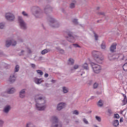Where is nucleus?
Returning a JSON list of instances; mask_svg holds the SVG:
<instances>
[{"mask_svg":"<svg viewBox=\"0 0 127 127\" xmlns=\"http://www.w3.org/2000/svg\"><path fill=\"white\" fill-rule=\"evenodd\" d=\"M35 101L36 103V109L37 111H44L46 109L45 100L43 99L41 94H36L35 96Z\"/></svg>","mask_w":127,"mask_h":127,"instance_id":"obj_1","label":"nucleus"},{"mask_svg":"<svg viewBox=\"0 0 127 127\" xmlns=\"http://www.w3.org/2000/svg\"><path fill=\"white\" fill-rule=\"evenodd\" d=\"M92 56L94 57L95 61L97 63L102 64L104 60V57L101 56L100 52L97 51H93L92 52Z\"/></svg>","mask_w":127,"mask_h":127,"instance_id":"obj_2","label":"nucleus"},{"mask_svg":"<svg viewBox=\"0 0 127 127\" xmlns=\"http://www.w3.org/2000/svg\"><path fill=\"white\" fill-rule=\"evenodd\" d=\"M48 20L50 22V25L54 28H58L60 26V24L58 23L54 18H53L52 16H48L47 17Z\"/></svg>","mask_w":127,"mask_h":127,"instance_id":"obj_3","label":"nucleus"},{"mask_svg":"<svg viewBox=\"0 0 127 127\" xmlns=\"http://www.w3.org/2000/svg\"><path fill=\"white\" fill-rule=\"evenodd\" d=\"M65 34L67 35L65 36V38L67 41L72 43L75 42V37H74V34L72 32L68 30L65 32Z\"/></svg>","mask_w":127,"mask_h":127,"instance_id":"obj_4","label":"nucleus"},{"mask_svg":"<svg viewBox=\"0 0 127 127\" xmlns=\"http://www.w3.org/2000/svg\"><path fill=\"white\" fill-rule=\"evenodd\" d=\"M52 127H62V124L58 121V118L55 116L52 118Z\"/></svg>","mask_w":127,"mask_h":127,"instance_id":"obj_5","label":"nucleus"},{"mask_svg":"<svg viewBox=\"0 0 127 127\" xmlns=\"http://www.w3.org/2000/svg\"><path fill=\"white\" fill-rule=\"evenodd\" d=\"M34 9H35V11L33 13L34 15L37 18H41L42 17V12L40 8L39 7H35Z\"/></svg>","mask_w":127,"mask_h":127,"instance_id":"obj_6","label":"nucleus"},{"mask_svg":"<svg viewBox=\"0 0 127 127\" xmlns=\"http://www.w3.org/2000/svg\"><path fill=\"white\" fill-rule=\"evenodd\" d=\"M92 66L94 73H96V74H99V73L101 72V70H102V67L101 66V65L96 64L95 63H92Z\"/></svg>","mask_w":127,"mask_h":127,"instance_id":"obj_7","label":"nucleus"},{"mask_svg":"<svg viewBox=\"0 0 127 127\" xmlns=\"http://www.w3.org/2000/svg\"><path fill=\"white\" fill-rule=\"evenodd\" d=\"M18 21L21 29L25 30L27 28L26 23L24 22V20L22 19V17L18 16Z\"/></svg>","mask_w":127,"mask_h":127,"instance_id":"obj_8","label":"nucleus"},{"mask_svg":"<svg viewBox=\"0 0 127 127\" xmlns=\"http://www.w3.org/2000/svg\"><path fill=\"white\" fill-rule=\"evenodd\" d=\"M10 45L15 46L16 45V41L14 40H7L5 43L6 47H9Z\"/></svg>","mask_w":127,"mask_h":127,"instance_id":"obj_9","label":"nucleus"},{"mask_svg":"<svg viewBox=\"0 0 127 127\" xmlns=\"http://www.w3.org/2000/svg\"><path fill=\"white\" fill-rule=\"evenodd\" d=\"M5 18L7 20H9L10 21H12V20H14V15L11 13H7L5 14Z\"/></svg>","mask_w":127,"mask_h":127,"instance_id":"obj_10","label":"nucleus"},{"mask_svg":"<svg viewBox=\"0 0 127 127\" xmlns=\"http://www.w3.org/2000/svg\"><path fill=\"white\" fill-rule=\"evenodd\" d=\"M65 106H66L65 103H60L58 105L57 109L58 110V111H61V110H63V109H64V108H65Z\"/></svg>","mask_w":127,"mask_h":127,"instance_id":"obj_11","label":"nucleus"},{"mask_svg":"<svg viewBox=\"0 0 127 127\" xmlns=\"http://www.w3.org/2000/svg\"><path fill=\"white\" fill-rule=\"evenodd\" d=\"M11 109V107L9 105H6L4 107V109L3 110V113L5 114H7L8 113H9V111H10V109Z\"/></svg>","mask_w":127,"mask_h":127,"instance_id":"obj_12","label":"nucleus"},{"mask_svg":"<svg viewBox=\"0 0 127 127\" xmlns=\"http://www.w3.org/2000/svg\"><path fill=\"white\" fill-rule=\"evenodd\" d=\"M26 89H22L19 92V97L21 99H23L25 97V91Z\"/></svg>","mask_w":127,"mask_h":127,"instance_id":"obj_13","label":"nucleus"},{"mask_svg":"<svg viewBox=\"0 0 127 127\" xmlns=\"http://www.w3.org/2000/svg\"><path fill=\"white\" fill-rule=\"evenodd\" d=\"M16 77L14 74H11L9 78V82L14 83L15 81Z\"/></svg>","mask_w":127,"mask_h":127,"instance_id":"obj_14","label":"nucleus"},{"mask_svg":"<svg viewBox=\"0 0 127 127\" xmlns=\"http://www.w3.org/2000/svg\"><path fill=\"white\" fill-rule=\"evenodd\" d=\"M34 81L36 84H41L42 82H43V80H42V79L41 78H38L37 77L34 78Z\"/></svg>","mask_w":127,"mask_h":127,"instance_id":"obj_15","label":"nucleus"},{"mask_svg":"<svg viewBox=\"0 0 127 127\" xmlns=\"http://www.w3.org/2000/svg\"><path fill=\"white\" fill-rule=\"evenodd\" d=\"M44 11L45 13L47 14V12H51V11H52V8H51L50 6L48 5L44 8Z\"/></svg>","mask_w":127,"mask_h":127,"instance_id":"obj_16","label":"nucleus"},{"mask_svg":"<svg viewBox=\"0 0 127 127\" xmlns=\"http://www.w3.org/2000/svg\"><path fill=\"white\" fill-rule=\"evenodd\" d=\"M117 46V44H113L112 46L110 47V51L112 53H114L115 51H116V48Z\"/></svg>","mask_w":127,"mask_h":127,"instance_id":"obj_17","label":"nucleus"},{"mask_svg":"<svg viewBox=\"0 0 127 127\" xmlns=\"http://www.w3.org/2000/svg\"><path fill=\"white\" fill-rule=\"evenodd\" d=\"M108 58L110 61L115 60V59H116V56L112 54H109Z\"/></svg>","mask_w":127,"mask_h":127,"instance_id":"obj_18","label":"nucleus"},{"mask_svg":"<svg viewBox=\"0 0 127 127\" xmlns=\"http://www.w3.org/2000/svg\"><path fill=\"white\" fill-rule=\"evenodd\" d=\"M15 92V89L12 88L8 90L7 91V94H13Z\"/></svg>","mask_w":127,"mask_h":127,"instance_id":"obj_19","label":"nucleus"},{"mask_svg":"<svg viewBox=\"0 0 127 127\" xmlns=\"http://www.w3.org/2000/svg\"><path fill=\"white\" fill-rule=\"evenodd\" d=\"M124 100H123V106L125 105H127V96L125 94H123Z\"/></svg>","mask_w":127,"mask_h":127,"instance_id":"obj_20","label":"nucleus"},{"mask_svg":"<svg viewBox=\"0 0 127 127\" xmlns=\"http://www.w3.org/2000/svg\"><path fill=\"white\" fill-rule=\"evenodd\" d=\"M48 52H50V50L49 49H45L41 52V55H44L45 54H46V53H48Z\"/></svg>","mask_w":127,"mask_h":127,"instance_id":"obj_21","label":"nucleus"},{"mask_svg":"<svg viewBox=\"0 0 127 127\" xmlns=\"http://www.w3.org/2000/svg\"><path fill=\"white\" fill-rule=\"evenodd\" d=\"M74 62L75 61H74V60L70 58L68 60L67 64H68V65H73Z\"/></svg>","mask_w":127,"mask_h":127,"instance_id":"obj_22","label":"nucleus"},{"mask_svg":"<svg viewBox=\"0 0 127 127\" xmlns=\"http://www.w3.org/2000/svg\"><path fill=\"white\" fill-rule=\"evenodd\" d=\"M63 91L64 94H67L69 92V89L66 87L64 86L63 87Z\"/></svg>","mask_w":127,"mask_h":127,"instance_id":"obj_23","label":"nucleus"},{"mask_svg":"<svg viewBox=\"0 0 127 127\" xmlns=\"http://www.w3.org/2000/svg\"><path fill=\"white\" fill-rule=\"evenodd\" d=\"M113 125L114 127H118L119 123V120H116L113 122Z\"/></svg>","mask_w":127,"mask_h":127,"instance_id":"obj_24","label":"nucleus"},{"mask_svg":"<svg viewBox=\"0 0 127 127\" xmlns=\"http://www.w3.org/2000/svg\"><path fill=\"white\" fill-rule=\"evenodd\" d=\"M97 105L98 107H103V106L104 105V102H103V100H100L98 101Z\"/></svg>","mask_w":127,"mask_h":127,"instance_id":"obj_25","label":"nucleus"},{"mask_svg":"<svg viewBox=\"0 0 127 127\" xmlns=\"http://www.w3.org/2000/svg\"><path fill=\"white\" fill-rule=\"evenodd\" d=\"M82 68H84V69H85V70H88L89 69V67H88V64L84 63L82 65Z\"/></svg>","mask_w":127,"mask_h":127,"instance_id":"obj_26","label":"nucleus"},{"mask_svg":"<svg viewBox=\"0 0 127 127\" xmlns=\"http://www.w3.org/2000/svg\"><path fill=\"white\" fill-rule=\"evenodd\" d=\"M26 127H35L33 124L31 122H29L28 124H27Z\"/></svg>","mask_w":127,"mask_h":127,"instance_id":"obj_27","label":"nucleus"},{"mask_svg":"<svg viewBox=\"0 0 127 127\" xmlns=\"http://www.w3.org/2000/svg\"><path fill=\"white\" fill-rule=\"evenodd\" d=\"M78 68H79V65L78 64H75L73 66V68H71L70 70L73 71V70H76V69H78Z\"/></svg>","mask_w":127,"mask_h":127,"instance_id":"obj_28","label":"nucleus"},{"mask_svg":"<svg viewBox=\"0 0 127 127\" xmlns=\"http://www.w3.org/2000/svg\"><path fill=\"white\" fill-rule=\"evenodd\" d=\"M36 72L39 75H40V76H42L43 75V72L41 70H37Z\"/></svg>","mask_w":127,"mask_h":127,"instance_id":"obj_29","label":"nucleus"},{"mask_svg":"<svg viewBox=\"0 0 127 127\" xmlns=\"http://www.w3.org/2000/svg\"><path fill=\"white\" fill-rule=\"evenodd\" d=\"M18 71H19V65L17 64L15 67L14 72H18Z\"/></svg>","mask_w":127,"mask_h":127,"instance_id":"obj_30","label":"nucleus"},{"mask_svg":"<svg viewBox=\"0 0 127 127\" xmlns=\"http://www.w3.org/2000/svg\"><path fill=\"white\" fill-rule=\"evenodd\" d=\"M101 48L102 49H106V43H102V44H101Z\"/></svg>","mask_w":127,"mask_h":127,"instance_id":"obj_31","label":"nucleus"},{"mask_svg":"<svg viewBox=\"0 0 127 127\" xmlns=\"http://www.w3.org/2000/svg\"><path fill=\"white\" fill-rule=\"evenodd\" d=\"M72 114L73 115H76V116H78V115H79V111H78V110H74L72 112Z\"/></svg>","mask_w":127,"mask_h":127,"instance_id":"obj_32","label":"nucleus"},{"mask_svg":"<svg viewBox=\"0 0 127 127\" xmlns=\"http://www.w3.org/2000/svg\"><path fill=\"white\" fill-rule=\"evenodd\" d=\"M97 15H103V16H105V14L104 12H98L97 13Z\"/></svg>","mask_w":127,"mask_h":127,"instance_id":"obj_33","label":"nucleus"},{"mask_svg":"<svg viewBox=\"0 0 127 127\" xmlns=\"http://www.w3.org/2000/svg\"><path fill=\"white\" fill-rule=\"evenodd\" d=\"M22 14L24 16H26L27 17H28V14L26 12L23 11L22 12Z\"/></svg>","mask_w":127,"mask_h":127,"instance_id":"obj_34","label":"nucleus"},{"mask_svg":"<svg viewBox=\"0 0 127 127\" xmlns=\"http://www.w3.org/2000/svg\"><path fill=\"white\" fill-rule=\"evenodd\" d=\"M69 7H70V8H74L75 3H70L69 5Z\"/></svg>","mask_w":127,"mask_h":127,"instance_id":"obj_35","label":"nucleus"},{"mask_svg":"<svg viewBox=\"0 0 127 127\" xmlns=\"http://www.w3.org/2000/svg\"><path fill=\"white\" fill-rule=\"evenodd\" d=\"M99 86V84L97 83H95L93 84V89H97L98 88V86Z\"/></svg>","mask_w":127,"mask_h":127,"instance_id":"obj_36","label":"nucleus"},{"mask_svg":"<svg viewBox=\"0 0 127 127\" xmlns=\"http://www.w3.org/2000/svg\"><path fill=\"white\" fill-rule=\"evenodd\" d=\"M95 119L97 121H98V122H100L102 121L101 117H100L99 116H96Z\"/></svg>","mask_w":127,"mask_h":127,"instance_id":"obj_37","label":"nucleus"},{"mask_svg":"<svg viewBox=\"0 0 127 127\" xmlns=\"http://www.w3.org/2000/svg\"><path fill=\"white\" fill-rule=\"evenodd\" d=\"M72 22L73 23H74V24H78V19H74L73 20H72Z\"/></svg>","mask_w":127,"mask_h":127,"instance_id":"obj_38","label":"nucleus"},{"mask_svg":"<svg viewBox=\"0 0 127 127\" xmlns=\"http://www.w3.org/2000/svg\"><path fill=\"white\" fill-rule=\"evenodd\" d=\"M24 52H25V51H24V50H21V52L19 53V56H22V55H24Z\"/></svg>","mask_w":127,"mask_h":127,"instance_id":"obj_39","label":"nucleus"},{"mask_svg":"<svg viewBox=\"0 0 127 127\" xmlns=\"http://www.w3.org/2000/svg\"><path fill=\"white\" fill-rule=\"evenodd\" d=\"M83 122L84 123V124H85L86 125H88L89 124V122H88V120H87V119H86L85 118H84L83 119Z\"/></svg>","mask_w":127,"mask_h":127,"instance_id":"obj_40","label":"nucleus"},{"mask_svg":"<svg viewBox=\"0 0 127 127\" xmlns=\"http://www.w3.org/2000/svg\"><path fill=\"white\" fill-rule=\"evenodd\" d=\"M4 27V24L0 23V29H2Z\"/></svg>","mask_w":127,"mask_h":127,"instance_id":"obj_41","label":"nucleus"},{"mask_svg":"<svg viewBox=\"0 0 127 127\" xmlns=\"http://www.w3.org/2000/svg\"><path fill=\"white\" fill-rule=\"evenodd\" d=\"M94 34L95 40H98V38H99V36H98V35L96 34V33H94Z\"/></svg>","mask_w":127,"mask_h":127,"instance_id":"obj_42","label":"nucleus"},{"mask_svg":"<svg viewBox=\"0 0 127 127\" xmlns=\"http://www.w3.org/2000/svg\"><path fill=\"white\" fill-rule=\"evenodd\" d=\"M3 124H4V122H3V121L0 120V127H2V126H3Z\"/></svg>","mask_w":127,"mask_h":127,"instance_id":"obj_43","label":"nucleus"},{"mask_svg":"<svg viewBox=\"0 0 127 127\" xmlns=\"http://www.w3.org/2000/svg\"><path fill=\"white\" fill-rule=\"evenodd\" d=\"M114 118L115 119H120V115L118 114H115Z\"/></svg>","mask_w":127,"mask_h":127,"instance_id":"obj_44","label":"nucleus"},{"mask_svg":"<svg viewBox=\"0 0 127 127\" xmlns=\"http://www.w3.org/2000/svg\"><path fill=\"white\" fill-rule=\"evenodd\" d=\"M27 52L29 53V54H30L31 53H32V52L31 51V50H30L29 48H27Z\"/></svg>","mask_w":127,"mask_h":127,"instance_id":"obj_45","label":"nucleus"},{"mask_svg":"<svg viewBox=\"0 0 127 127\" xmlns=\"http://www.w3.org/2000/svg\"><path fill=\"white\" fill-rule=\"evenodd\" d=\"M108 112L109 113L110 116H111V115H112V114H113V112L112 111V110H111V109H108Z\"/></svg>","mask_w":127,"mask_h":127,"instance_id":"obj_46","label":"nucleus"},{"mask_svg":"<svg viewBox=\"0 0 127 127\" xmlns=\"http://www.w3.org/2000/svg\"><path fill=\"white\" fill-rule=\"evenodd\" d=\"M31 66L32 68H33V69H34L36 67L35 64H31Z\"/></svg>","mask_w":127,"mask_h":127,"instance_id":"obj_47","label":"nucleus"},{"mask_svg":"<svg viewBox=\"0 0 127 127\" xmlns=\"http://www.w3.org/2000/svg\"><path fill=\"white\" fill-rule=\"evenodd\" d=\"M72 45L73 46H74V47H79L80 48V46H79V45H78L77 44H73Z\"/></svg>","mask_w":127,"mask_h":127,"instance_id":"obj_48","label":"nucleus"},{"mask_svg":"<svg viewBox=\"0 0 127 127\" xmlns=\"http://www.w3.org/2000/svg\"><path fill=\"white\" fill-rule=\"evenodd\" d=\"M121 57L122 58L121 60H125V56L124 55H121Z\"/></svg>","mask_w":127,"mask_h":127,"instance_id":"obj_49","label":"nucleus"},{"mask_svg":"<svg viewBox=\"0 0 127 127\" xmlns=\"http://www.w3.org/2000/svg\"><path fill=\"white\" fill-rule=\"evenodd\" d=\"M49 76V75L48 74V73H45V77L46 78H48V77Z\"/></svg>","mask_w":127,"mask_h":127,"instance_id":"obj_50","label":"nucleus"},{"mask_svg":"<svg viewBox=\"0 0 127 127\" xmlns=\"http://www.w3.org/2000/svg\"><path fill=\"white\" fill-rule=\"evenodd\" d=\"M123 122H124V121L123 120V118L120 119V123H123Z\"/></svg>","mask_w":127,"mask_h":127,"instance_id":"obj_51","label":"nucleus"},{"mask_svg":"<svg viewBox=\"0 0 127 127\" xmlns=\"http://www.w3.org/2000/svg\"><path fill=\"white\" fill-rule=\"evenodd\" d=\"M60 51H62V52L63 53H64V50L60 49Z\"/></svg>","mask_w":127,"mask_h":127,"instance_id":"obj_52","label":"nucleus"},{"mask_svg":"<svg viewBox=\"0 0 127 127\" xmlns=\"http://www.w3.org/2000/svg\"><path fill=\"white\" fill-rule=\"evenodd\" d=\"M97 10H99V9H100V7H97Z\"/></svg>","mask_w":127,"mask_h":127,"instance_id":"obj_53","label":"nucleus"},{"mask_svg":"<svg viewBox=\"0 0 127 127\" xmlns=\"http://www.w3.org/2000/svg\"><path fill=\"white\" fill-rule=\"evenodd\" d=\"M52 82H54V80L52 79Z\"/></svg>","mask_w":127,"mask_h":127,"instance_id":"obj_54","label":"nucleus"},{"mask_svg":"<svg viewBox=\"0 0 127 127\" xmlns=\"http://www.w3.org/2000/svg\"><path fill=\"white\" fill-rule=\"evenodd\" d=\"M76 123H79V121H76Z\"/></svg>","mask_w":127,"mask_h":127,"instance_id":"obj_55","label":"nucleus"},{"mask_svg":"<svg viewBox=\"0 0 127 127\" xmlns=\"http://www.w3.org/2000/svg\"><path fill=\"white\" fill-rule=\"evenodd\" d=\"M41 58H42V57H40V59H41Z\"/></svg>","mask_w":127,"mask_h":127,"instance_id":"obj_56","label":"nucleus"},{"mask_svg":"<svg viewBox=\"0 0 127 127\" xmlns=\"http://www.w3.org/2000/svg\"><path fill=\"white\" fill-rule=\"evenodd\" d=\"M97 22H99V21H98Z\"/></svg>","mask_w":127,"mask_h":127,"instance_id":"obj_57","label":"nucleus"}]
</instances>
